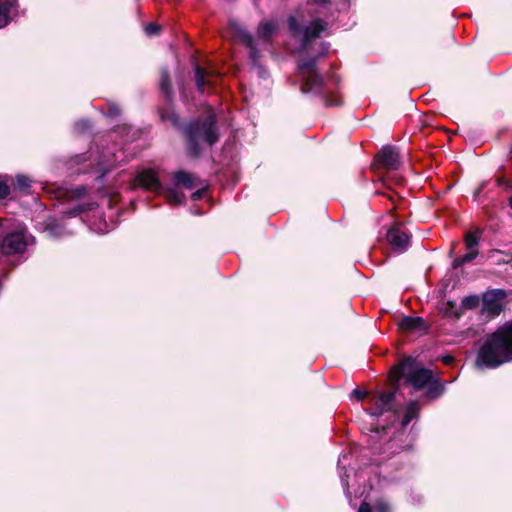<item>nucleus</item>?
Returning a JSON list of instances; mask_svg holds the SVG:
<instances>
[{
  "label": "nucleus",
  "mask_w": 512,
  "mask_h": 512,
  "mask_svg": "<svg viewBox=\"0 0 512 512\" xmlns=\"http://www.w3.org/2000/svg\"><path fill=\"white\" fill-rule=\"evenodd\" d=\"M180 134L187 156L193 159L200 158L202 143L212 148L221 138L214 110L209 108L205 114L185 121L181 126Z\"/></svg>",
  "instance_id": "f257e3e1"
},
{
  "label": "nucleus",
  "mask_w": 512,
  "mask_h": 512,
  "mask_svg": "<svg viewBox=\"0 0 512 512\" xmlns=\"http://www.w3.org/2000/svg\"><path fill=\"white\" fill-rule=\"evenodd\" d=\"M509 362H512V319L487 336L476 356V364L489 369Z\"/></svg>",
  "instance_id": "f03ea898"
},
{
  "label": "nucleus",
  "mask_w": 512,
  "mask_h": 512,
  "mask_svg": "<svg viewBox=\"0 0 512 512\" xmlns=\"http://www.w3.org/2000/svg\"><path fill=\"white\" fill-rule=\"evenodd\" d=\"M317 61L318 58L316 56L299 60L297 65L299 73H308L302 79L300 91L303 94L313 93L318 96L324 102L325 107L342 106L343 100L341 96L326 87L323 77L318 71Z\"/></svg>",
  "instance_id": "7ed1b4c3"
},
{
  "label": "nucleus",
  "mask_w": 512,
  "mask_h": 512,
  "mask_svg": "<svg viewBox=\"0 0 512 512\" xmlns=\"http://www.w3.org/2000/svg\"><path fill=\"white\" fill-rule=\"evenodd\" d=\"M433 375L431 369L418 366L414 357L407 356L391 368L389 379L399 383L405 377V383L419 391L425 388Z\"/></svg>",
  "instance_id": "20e7f679"
},
{
  "label": "nucleus",
  "mask_w": 512,
  "mask_h": 512,
  "mask_svg": "<svg viewBox=\"0 0 512 512\" xmlns=\"http://www.w3.org/2000/svg\"><path fill=\"white\" fill-rule=\"evenodd\" d=\"M479 234L478 232L469 231L464 236V244L466 252L463 255L454 257L456 243H452L448 252V256L453 258L451 263L450 277H459V274L464 273V266L471 263L479 255Z\"/></svg>",
  "instance_id": "39448f33"
},
{
  "label": "nucleus",
  "mask_w": 512,
  "mask_h": 512,
  "mask_svg": "<svg viewBox=\"0 0 512 512\" xmlns=\"http://www.w3.org/2000/svg\"><path fill=\"white\" fill-rule=\"evenodd\" d=\"M374 163L378 167L387 170H396L400 166V154L398 149L392 145L383 146L375 155Z\"/></svg>",
  "instance_id": "423d86ee"
},
{
  "label": "nucleus",
  "mask_w": 512,
  "mask_h": 512,
  "mask_svg": "<svg viewBox=\"0 0 512 512\" xmlns=\"http://www.w3.org/2000/svg\"><path fill=\"white\" fill-rule=\"evenodd\" d=\"M26 246L24 234L20 231H14L2 238L0 249L5 255H13L24 252Z\"/></svg>",
  "instance_id": "0eeeda50"
},
{
  "label": "nucleus",
  "mask_w": 512,
  "mask_h": 512,
  "mask_svg": "<svg viewBox=\"0 0 512 512\" xmlns=\"http://www.w3.org/2000/svg\"><path fill=\"white\" fill-rule=\"evenodd\" d=\"M135 183L137 186L147 191L155 192L158 194H160L163 190V185L157 173L151 168H147L139 172L135 177Z\"/></svg>",
  "instance_id": "6e6552de"
},
{
  "label": "nucleus",
  "mask_w": 512,
  "mask_h": 512,
  "mask_svg": "<svg viewBox=\"0 0 512 512\" xmlns=\"http://www.w3.org/2000/svg\"><path fill=\"white\" fill-rule=\"evenodd\" d=\"M392 388L388 391H376L371 396L383 407L387 412H393L397 417L399 410L395 406L396 394L399 390V383L391 381Z\"/></svg>",
  "instance_id": "1a4fd4ad"
},
{
  "label": "nucleus",
  "mask_w": 512,
  "mask_h": 512,
  "mask_svg": "<svg viewBox=\"0 0 512 512\" xmlns=\"http://www.w3.org/2000/svg\"><path fill=\"white\" fill-rule=\"evenodd\" d=\"M233 29L235 31V37L249 49V58L252 65L258 66L261 54L255 44L253 36L239 25H233Z\"/></svg>",
  "instance_id": "9d476101"
},
{
  "label": "nucleus",
  "mask_w": 512,
  "mask_h": 512,
  "mask_svg": "<svg viewBox=\"0 0 512 512\" xmlns=\"http://www.w3.org/2000/svg\"><path fill=\"white\" fill-rule=\"evenodd\" d=\"M506 296V290H486L483 294L484 308L492 315H499L503 309L500 301Z\"/></svg>",
  "instance_id": "9b49d317"
},
{
  "label": "nucleus",
  "mask_w": 512,
  "mask_h": 512,
  "mask_svg": "<svg viewBox=\"0 0 512 512\" xmlns=\"http://www.w3.org/2000/svg\"><path fill=\"white\" fill-rule=\"evenodd\" d=\"M386 238L390 245L399 251H405L410 242V236L402 231L398 226L391 227L386 234Z\"/></svg>",
  "instance_id": "f8f14e48"
},
{
  "label": "nucleus",
  "mask_w": 512,
  "mask_h": 512,
  "mask_svg": "<svg viewBox=\"0 0 512 512\" xmlns=\"http://www.w3.org/2000/svg\"><path fill=\"white\" fill-rule=\"evenodd\" d=\"M158 89L166 103L172 104L175 100V93L172 87L170 71L167 66L160 69Z\"/></svg>",
  "instance_id": "ddd939ff"
},
{
  "label": "nucleus",
  "mask_w": 512,
  "mask_h": 512,
  "mask_svg": "<svg viewBox=\"0 0 512 512\" xmlns=\"http://www.w3.org/2000/svg\"><path fill=\"white\" fill-rule=\"evenodd\" d=\"M397 325L399 330L403 332L423 331L428 333L429 330V325L420 316H403Z\"/></svg>",
  "instance_id": "4468645a"
},
{
  "label": "nucleus",
  "mask_w": 512,
  "mask_h": 512,
  "mask_svg": "<svg viewBox=\"0 0 512 512\" xmlns=\"http://www.w3.org/2000/svg\"><path fill=\"white\" fill-rule=\"evenodd\" d=\"M327 28V22L321 18L314 19L311 23L304 27L302 45L307 46L312 40L318 38L320 34Z\"/></svg>",
  "instance_id": "2eb2a0df"
},
{
  "label": "nucleus",
  "mask_w": 512,
  "mask_h": 512,
  "mask_svg": "<svg viewBox=\"0 0 512 512\" xmlns=\"http://www.w3.org/2000/svg\"><path fill=\"white\" fill-rule=\"evenodd\" d=\"M173 104L174 102L172 104L166 103L165 106L158 107L157 112L161 122H170L171 126L180 132L184 122L181 121L180 116L176 113Z\"/></svg>",
  "instance_id": "dca6fc26"
},
{
  "label": "nucleus",
  "mask_w": 512,
  "mask_h": 512,
  "mask_svg": "<svg viewBox=\"0 0 512 512\" xmlns=\"http://www.w3.org/2000/svg\"><path fill=\"white\" fill-rule=\"evenodd\" d=\"M425 388V396L430 400L440 398L445 391L444 383L441 381L440 378L434 376L431 379V381L425 386Z\"/></svg>",
  "instance_id": "f3484780"
},
{
  "label": "nucleus",
  "mask_w": 512,
  "mask_h": 512,
  "mask_svg": "<svg viewBox=\"0 0 512 512\" xmlns=\"http://www.w3.org/2000/svg\"><path fill=\"white\" fill-rule=\"evenodd\" d=\"M173 180L176 186L193 189L196 186L197 178L190 172L179 170L174 173Z\"/></svg>",
  "instance_id": "a211bd4d"
},
{
  "label": "nucleus",
  "mask_w": 512,
  "mask_h": 512,
  "mask_svg": "<svg viewBox=\"0 0 512 512\" xmlns=\"http://www.w3.org/2000/svg\"><path fill=\"white\" fill-rule=\"evenodd\" d=\"M420 406L416 400H412L407 404L406 411L401 421V428L405 429L408 424L419 417Z\"/></svg>",
  "instance_id": "6ab92c4d"
},
{
  "label": "nucleus",
  "mask_w": 512,
  "mask_h": 512,
  "mask_svg": "<svg viewBox=\"0 0 512 512\" xmlns=\"http://www.w3.org/2000/svg\"><path fill=\"white\" fill-rule=\"evenodd\" d=\"M18 0H0V28L10 22L11 9L17 6Z\"/></svg>",
  "instance_id": "aec40b11"
},
{
  "label": "nucleus",
  "mask_w": 512,
  "mask_h": 512,
  "mask_svg": "<svg viewBox=\"0 0 512 512\" xmlns=\"http://www.w3.org/2000/svg\"><path fill=\"white\" fill-rule=\"evenodd\" d=\"M64 226L56 219H50L44 224L43 231L47 233L49 237L59 238L64 234Z\"/></svg>",
  "instance_id": "412c9836"
},
{
  "label": "nucleus",
  "mask_w": 512,
  "mask_h": 512,
  "mask_svg": "<svg viewBox=\"0 0 512 512\" xmlns=\"http://www.w3.org/2000/svg\"><path fill=\"white\" fill-rule=\"evenodd\" d=\"M195 72V83L197 90L201 93L204 92L205 86L210 85V81L207 79L208 73L199 64L194 66Z\"/></svg>",
  "instance_id": "4be33fe9"
},
{
  "label": "nucleus",
  "mask_w": 512,
  "mask_h": 512,
  "mask_svg": "<svg viewBox=\"0 0 512 512\" xmlns=\"http://www.w3.org/2000/svg\"><path fill=\"white\" fill-rule=\"evenodd\" d=\"M160 194H164L165 199L169 204L180 205L185 200V194L181 191H177L174 188H164Z\"/></svg>",
  "instance_id": "5701e85b"
},
{
  "label": "nucleus",
  "mask_w": 512,
  "mask_h": 512,
  "mask_svg": "<svg viewBox=\"0 0 512 512\" xmlns=\"http://www.w3.org/2000/svg\"><path fill=\"white\" fill-rule=\"evenodd\" d=\"M275 31V25L272 22H261L257 30V36L265 43L272 42V34Z\"/></svg>",
  "instance_id": "b1692460"
},
{
  "label": "nucleus",
  "mask_w": 512,
  "mask_h": 512,
  "mask_svg": "<svg viewBox=\"0 0 512 512\" xmlns=\"http://www.w3.org/2000/svg\"><path fill=\"white\" fill-rule=\"evenodd\" d=\"M443 314L449 318L459 319L462 315V308L457 307V303L455 301L448 300L444 307L442 308Z\"/></svg>",
  "instance_id": "393cba45"
},
{
  "label": "nucleus",
  "mask_w": 512,
  "mask_h": 512,
  "mask_svg": "<svg viewBox=\"0 0 512 512\" xmlns=\"http://www.w3.org/2000/svg\"><path fill=\"white\" fill-rule=\"evenodd\" d=\"M32 181L31 179L26 175H17L15 178L14 187L15 189L19 190L20 192L24 194H30L31 187H32Z\"/></svg>",
  "instance_id": "a878e982"
},
{
  "label": "nucleus",
  "mask_w": 512,
  "mask_h": 512,
  "mask_svg": "<svg viewBox=\"0 0 512 512\" xmlns=\"http://www.w3.org/2000/svg\"><path fill=\"white\" fill-rule=\"evenodd\" d=\"M88 192V189L85 185H79L76 187H72L67 189L64 193V196L68 200H79L83 198Z\"/></svg>",
  "instance_id": "bb28decb"
},
{
  "label": "nucleus",
  "mask_w": 512,
  "mask_h": 512,
  "mask_svg": "<svg viewBox=\"0 0 512 512\" xmlns=\"http://www.w3.org/2000/svg\"><path fill=\"white\" fill-rule=\"evenodd\" d=\"M287 24L289 31L294 37H297L300 34H303L304 27L298 22L296 17L289 16L287 19Z\"/></svg>",
  "instance_id": "cd10ccee"
},
{
  "label": "nucleus",
  "mask_w": 512,
  "mask_h": 512,
  "mask_svg": "<svg viewBox=\"0 0 512 512\" xmlns=\"http://www.w3.org/2000/svg\"><path fill=\"white\" fill-rule=\"evenodd\" d=\"M480 299L477 295H469L461 302L462 309H474L479 306Z\"/></svg>",
  "instance_id": "c85d7f7f"
},
{
  "label": "nucleus",
  "mask_w": 512,
  "mask_h": 512,
  "mask_svg": "<svg viewBox=\"0 0 512 512\" xmlns=\"http://www.w3.org/2000/svg\"><path fill=\"white\" fill-rule=\"evenodd\" d=\"M370 403L372 404V407L369 409V414L374 417H380L385 412H387L377 401L370 395Z\"/></svg>",
  "instance_id": "c756f323"
},
{
  "label": "nucleus",
  "mask_w": 512,
  "mask_h": 512,
  "mask_svg": "<svg viewBox=\"0 0 512 512\" xmlns=\"http://www.w3.org/2000/svg\"><path fill=\"white\" fill-rule=\"evenodd\" d=\"M374 508L375 512H391V506L384 500H377Z\"/></svg>",
  "instance_id": "7c9ffc66"
},
{
  "label": "nucleus",
  "mask_w": 512,
  "mask_h": 512,
  "mask_svg": "<svg viewBox=\"0 0 512 512\" xmlns=\"http://www.w3.org/2000/svg\"><path fill=\"white\" fill-rule=\"evenodd\" d=\"M370 395L371 393L360 388H355L351 393V396L356 398L358 401H363L366 397H370Z\"/></svg>",
  "instance_id": "2f4dec72"
},
{
  "label": "nucleus",
  "mask_w": 512,
  "mask_h": 512,
  "mask_svg": "<svg viewBox=\"0 0 512 512\" xmlns=\"http://www.w3.org/2000/svg\"><path fill=\"white\" fill-rule=\"evenodd\" d=\"M10 192L9 185L4 181H0V199H6L10 195Z\"/></svg>",
  "instance_id": "473e14b6"
},
{
  "label": "nucleus",
  "mask_w": 512,
  "mask_h": 512,
  "mask_svg": "<svg viewBox=\"0 0 512 512\" xmlns=\"http://www.w3.org/2000/svg\"><path fill=\"white\" fill-rule=\"evenodd\" d=\"M160 26L156 23H149L145 27V32L147 35H156L160 32Z\"/></svg>",
  "instance_id": "72a5a7b5"
},
{
  "label": "nucleus",
  "mask_w": 512,
  "mask_h": 512,
  "mask_svg": "<svg viewBox=\"0 0 512 512\" xmlns=\"http://www.w3.org/2000/svg\"><path fill=\"white\" fill-rule=\"evenodd\" d=\"M498 186H503L506 191H512V180H509L505 177H501L497 179Z\"/></svg>",
  "instance_id": "f704fd0d"
},
{
  "label": "nucleus",
  "mask_w": 512,
  "mask_h": 512,
  "mask_svg": "<svg viewBox=\"0 0 512 512\" xmlns=\"http://www.w3.org/2000/svg\"><path fill=\"white\" fill-rule=\"evenodd\" d=\"M85 211L84 205H77L73 209L66 212L68 217H76Z\"/></svg>",
  "instance_id": "c9c22d12"
},
{
  "label": "nucleus",
  "mask_w": 512,
  "mask_h": 512,
  "mask_svg": "<svg viewBox=\"0 0 512 512\" xmlns=\"http://www.w3.org/2000/svg\"><path fill=\"white\" fill-rule=\"evenodd\" d=\"M108 115L110 117H117V116H119L120 115L119 107L117 105H115V104L109 105V107H108Z\"/></svg>",
  "instance_id": "e433bc0d"
},
{
  "label": "nucleus",
  "mask_w": 512,
  "mask_h": 512,
  "mask_svg": "<svg viewBox=\"0 0 512 512\" xmlns=\"http://www.w3.org/2000/svg\"><path fill=\"white\" fill-rule=\"evenodd\" d=\"M206 193V189L205 188H201V189H198L197 191L193 192L191 194V199L193 201H197V200H200L203 198V196L205 195Z\"/></svg>",
  "instance_id": "4c0bfd02"
},
{
  "label": "nucleus",
  "mask_w": 512,
  "mask_h": 512,
  "mask_svg": "<svg viewBox=\"0 0 512 512\" xmlns=\"http://www.w3.org/2000/svg\"><path fill=\"white\" fill-rule=\"evenodd\" d=\"M358 512H372V507L368 502L362 501L358 508Z\"/></svg>",
  "instance_id": "58836bf2"
},
{
  "label": "nucleus",
  "mask_w": 512,
  "mask_h": 512,
  "mask_svg": "<svg viewBox=\"0 0 512 512\" xmlns=\"http://www.w3.org/2000/svg\"><path fill=\"white\" fill-rule=\"evenodd\" d=\"M485 185H486V183L482 182L478 185L477 188H475V190L473 191V197L475 200L480 196V194L482 193V191L485 188Z\"/></svg>",
  "instance_id": "ea45409f"
},
{
  "label": "nucleus",
  "mask_w": 512,
  "mask_h": 512,
  "mask_svg": "<svg viewBox=\"0 0 512 512\" xmlns=\"http://www.w3.org/2000/svg\"><path fill=\"white\" fill-rule=\"evenodd\" d=\"M441 361L445 365H451L452 363H454L455 358L452 355H444L441 357Z\"/></svg>",
  "instance_id": "a19ab883"
},
{
  "label": "nucleus",
  "mask_w": 512,
  "mask_h": 512,
  "mask_svg": "<svg viewBox=\"0 0 512 512\" xmlns=\"http://www.w3.org/2000/svg\"><path fill=\"white\" fill-rule=\"evenodd\" d=\"M77 127H80L81 129H89L91 127V123L88 120H83L77 123Z\"/></svg>",
  "instance_id": "79ce46f5"
},
{
  "label": "nucleus",
  "mask_w": 512,
  "mask_h": 512,
  "mask_svg": "<svg viewBox=\"0 0 512 512\" xmlns=\"http://www.w3.org/2000/svg\"><path fill=\"white\" fill-rule=\"evenodd\" d=\"M309 2L316 4V5L326 6L327 4L330 3V0H309Z\"/></svg>",
  "instance_id": "37998d69"
},
{
  "label": "nucleus",
  "mask_w": 512,
  "mask_h": 512,
  "mask_svg": "<svg viewBox=\"0 0 512 512\" xmlns=\"http://www.w3.org/2000/svg\"><path fill=\"white\" fill-rule=\"evenodd\" d=\"M85 160L86 159H85V157L83 155H76L74 157V162L77 163V164H79V163H81V162H83Z\"/></svg>",
  "instance_id": "c03bdc74"
},
{
  "label": "nucleus",
  "mask_w": 512,
  "mask_h": 512,
  "mask_svg": "<svg viewBox=\"0 0 512 512\" xmlns=\"http://www.w3.org/2000/svg\"><path fill=\"white\" fill-rule=\"evenodd\" d=\"M462 284L458 281H454L452 284H451V288L452 289H455L457 287H460Z\"/></svg>",
  "instance_id": "a18cd8bd"
},
{
  "label": "nucleus",
  "mask_w": 512,
  "mask_h": 512,
  "mask_svg": "<svg viewBox=\"0 0 512 512\" xmlns=\"http://www.w3.org/2000/svg\"><path fill=\"white\" fill-rule=\"evenodd\" d=\"M394 196H397V197H398V195H397V194H394V195L389 194V195H387V197L389 198V200H390V201H392V202H394V201H395Z\"/></svg>",
  "instance_id": "49530a36"
},
{
  "label": "nucleus",
  "mask_w": 512,
  "mask_h": 512,
  "mask_svg": "<svg viewBox=\"0 0 512 512\" xmlns=\"http://www.w3.org/2000/svg\"><path fill=\"white\" fill-rule=\"evenodd\" d=\"M444 282V288H448L450 286V279H445Z\"/></svg>",
  "instance_id": "de8ad7c7"
},
{
  "label": "nucleus",
  "mask_w": 512,
  "mask_h": 512,
  "mask_svg": "<svg viewBox=\"0 0 512 512\" xmlns=\"http://www.w3.org/2000/svg\"><path fill=\"white\" fill-rule=\"evenodd\" d=\"M508 204H509V207L512 209V196L509 197Z\"/></svg>",
  "instance_id": "09e8293b"
},
{
  "label": "nucleus",
  "mask_w": 512,
  "mask_h": 512,
  "mask_svg": "<svg viewBox=\"0 0 512 512\" xmlns=\"http://www.w3.org/2000/svg\"><path fill=\"white\" fill-rule=\"evenodd\" d=\"M510 159L512 161V148L510 149Z\"/></svg>",
  "instance_id": "8fccbe9b"
}]
</instances>
